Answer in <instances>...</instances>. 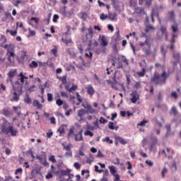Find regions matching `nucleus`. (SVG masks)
<instances>
[{
	"label": "nucleus",
	"instance_id": "1",
	"mask_svg": "<svg viewBox=\"0 0 181 181\" xmlns=\"http://www.w3.org/2000/svg\"><path fill=\"white\" fill-rule=\"evenodd\" d=\"M169 78V74L166 71H163L161 74L158 72H155L153 76L151 78V83H153L156 86H163L166 84V80Z\"/></svg>",
	"mask_w": 181,
	"mask_h": 181
},
{
	"label": "nucleus",
	"instance_id": "2",
	"mask_svg": "<svg viewBox=\"0 0 181 181\" xmlns=\"http://www.w3.org/2000/svg\"><path fill=\"white\" fill-rule=\"evenodd\" d=\"M4 49H6L7 52L6 55L7 56V60L9 63H12V59H15V45L12 44H6L4 46Z\"/></svg>",
	"mask_w": 181,
	"mask_h": 181
},
{
	"label": "nucleus",
	"instance_id": "3",
	"mask_svg": "<svg viewBox=\"0 0 181 181\" xmlns=\"http://www.w3.org/2000/svg\"><path fill=\"white\" fill-rule=\"evenodd\" d=\"M153 121H155L154 128H162L163 124H165V119L162 116L154 117Z\"/></svg>",
	"mask_w": 181,
	"mask_h": 181
},
{
	"label": "nucleus",
	"instance_id": "4",
	"mask_svg": "<svg viewBox=\"0 0 181 181\" xmlns=\"http://www.w3.org/2000/svg\"><path fill=\"white\" fill-rule=\"evenodd\" d=\"M161 153H163L166 158L168 159H173V156L175 155V151L172 150L170 148H166V150H163Z\"/></svg>",
	"mask_w": 181,
	"mask_h": 181
},
{
	"label": "nucleus",
	"instance_id": "5",
	"mask_svg": "<svg viewBox=\"0 0 181 181\" xmlns=\"http://www.w3.org/2000/svg\"><path fill=\"white\" fill-rule=\"evenodd\" d=\"M62 145L64 146V149L67 151L65 153L64 156H66V158H73V152L71 151V148L70 147V145L71 144H68L66 146L64 145V144L62 143Z\"/></svg>",
	"mask_w": 181,
	"mask_h": 181
},
{
	"label": "nucleus",
	"instance_id": "6",
	"mask_svg": "<svg viewBox=\"0 0 181 181\" xmlns=\"http://www.w3.org/2000/svg\"><path fill=\"white\" fill-rule=\"evenodd\" d=\"M15 84V86L13 87L14 93L22 95V90L23 88V86L19 83V81H16Z\"/></svg>",
	"mask_w": 181,
	"mask_h": 181
},
{
	"label": "nucleus",
	"instance_id": "7",
	"mask_svg": "<svg viewBox=\"0 0 181 181\" xmlns=\"http://www.w3.org/2000/svg\"><path fill=\"white\" fill-rule=\"evenodd\" d=\"M132 98L131 101L133 104H136V101L139 100V94H138V91L134 90L130 94Z\"/></svg>",
	"mask_w": 181,
	"mask_h": 181
},
{
	"label": "nucleus",
	"instance_id": "8",
	"mask_svg": "<svg viewBox=\"0 0 181 181\" xmlns=\"http://www.w3.org/2000/svg\"><path fill=\"white\" fill-rule=\"evenodd\" d=\"M152 2H153V0H139V5L144 4L146 8H149L152 5Z\"/></svg>",
	"mask_w": 181,
	"mask_h": 181
},
{
	"label": "nucleus",
	"instance_id": "9",
	"mask_svg": "<svg viewBox=\"0 0 181 181\" xmlns=\"http://www.w3.org/2000/svg\"><path fill=\"white\" fill-rule=\"evenodd\" d=\"M74 139L76 142H80L81 141H83V130H80L78 134H74Z\"/></svg>",
	"mask_w": 181,
	"mask_h": 181
},
{
	"label": "nucleus",
	"instance_id": "10",
	"mask_svg": "<svg viewBox=\"0 0 181 181\" xmlns=\"http://www.w3.org/2000/svg\"><path fill=\"white\" fill-rule=\"evenodd\" d=\"M87 93L90 95V97H93V94L95 93V90H94V88L92 85H88L86 88Z\"/></svg>",
	"mask_w": 181,
	"mask_h": 181
},
{
	"label": "nucleus",
	"instance_id": "11",
	"mask_svg": "<svg viewBox=\"0 0 181 181\" xmlns=\"http://www.w3.org/2000/svg\"><path fill=\"white\" fill-rule=\"evenodd\" d=\"M99 39L101 41V46L103 47L108 46V40H107V37H105L104 35H99Z\"/></svg>",
	"mask_w": 181,
	"mask_h": 181
},
{
	"label": "nucleus",
	"instance_id": "12",
	"mask_svg": "<svg viewBox=\"0 0 181 181\" xmlns=\"http://www.w3.org/2000/svg\"><path fill=\"white\" fill-rule=\"evenodd\" d=\"M160 30L162 35H164L165 40L168 41V36H169V33H168V30L166 27L162 25L160 28Z\"/></svg>",
	"mask_w": 181,
	"mask_h": 181
},
{
	"label": "nucleus",
	"instance_id": "13",
	"mask_svg": "<svg viewBox=\"0 0 181 181\" xmlns=\"http://www.w3.org/2000/svg\"><path fill=\"white\" fill-rule=\"evenodd\" d=\"M33 107H36L38 110H42L43 108V105L39 102L37 100H34L33 102Z\"/></svg>",
	"mask_w": 181,
	"mask_h": 181
},
{
	"label": "nucleus",
	"instance_id": "14",
	"mask_svg": "<svg viewBox=\"0 0 181 181\" xmlns=\"http://www.w3.org/2000/svg\"><path fill=\"white\" fill-rule=\"evenodd\" d=\"M22 95L21 94H19L16 92H14L13 93L12 98L11 99V101H15L16 103H18L19 101V98Z\"/></svg>",
	"mask_w": 181,
	"mask_h": 181
},
{
	"label": "nucleus",
	"instance_id": "15",
	"mask_svg": "<svg viewBox=\"0 0 181 181\" xmlns=\"http://www.w3.org/2000/svg\"><path fill=\"white\" fill-rule=\"evenodd\" d=\"M10 128H11V126H9L8 127H6L5 124H3L1 126V132H3V134H5V135H8V134H11V131H9Z\"/></svg>",
	"mask_w": 181,
	"mask_h": 181
},
{
	"label": "nucleus",
	"instance_id": "16",
	"mask_svg": "<svg viewBox=\"0 0 181 181\" xmlns=\"http://www.w3.org/2000/svg\"><path fill=\"white\" fill-rule=\"evenodd\" d=\"M141 49L145 53L146 56H151V53H152V52L151 51V47H147V48H146L145 47H141Z\"/></svg>",
	"mask_w": 181,
	"mask_h": 181
},
{
	"label": "nucleus",
	"instance_id": "17",
	"mask_svg": "<svg viewBox=\"0 0 181 181\" xmlns=\"http://www.w3.org/2000/svg\"><path fill=\"white\" fill-rule=\"evenodd\" d=\"M153 16H156L157 18H159V13H158V11H155V9H153L151 11V22H152V23H155V18H153Z\"/></svg>",
	"mask_w": 181,
	"mask_h": 181
},
{
	"label": "nucleus",
	"instance_id": "18",
	"mask_svg": "<svg viewBox=\"0 0 181 181\" xmlns=\"http://www.w3.org/2000/svg\"><path fill=\"white\" fill-rule=\"evenodd\" d=\"M9 131L11 136H16L18 135V130L14 129L13 126H10Z\"/></svg>",
	"mask_w": 181,
	"mask_h": 181
},
{
	"label": "nucleus",
	"instance_id": "19",
	"mask_svg": "<svg viewBox=\"0 0 181 181\" xmlns=\"http://www.w3.org/2000/svg\"><path fill=\"white\" fill-rule=\"evenodd\" d=\"M153 32V30H155V27H153V25H146V29H145V32L146 33H148V32Z\"/></svg>",
	"mask_w": 181,
	"mask_h": 181
},
{
	"label": "nucleus",
	"instance_id": "20",
	"mask_svg": "<svg viewBox=\"0 0 181 181\" xmlns=\"http://www.w3.org/2000/svg\"><path fill=\"white\" fill-rule=\"evenodd\" d=\"M168 14L170 15V17H169L170 22H175V11H169Z\"/></svg>",
	"mask_w": 181,
	"mask_h": 181
},
{
	"label": "nucleus",
	"instance_id": "21",
	"mask_svg": "<svg viewBox=\"0 0 181 181\" xmlns=\"http://www.w3.org/2000/svg\"><path fill=\"white\" fill-rule=\"evenodd\" d=\"M57 78L62 81V84H67V76H57Z\"/></svg>",
	"mask_w": 181,
	"mask_h": 181
},
{
	"label": "nucleus",
	"instance_id": "22",
	"mask_svg": "<svg viewBox=\"0 0 181 181\" xmlns=\"http://www.w3.org/2000/svg\"><path fill=\"white\" fill-rule=\"evenodd\" d=\"M66 127H67L66 124H62L59 127V129H57V132H59L60 135H62V134H64V128H66Z\"/></svg>",
	"mask_w": 181,
	"mask_h": 181
},
{
	"label": "nucleus",
	"instance_id": "23",
	"mask_svg": "<svg viewBox=\"0 0 181 181\" xmlns=\"http://www.w3.org/2000/svg\"><path fill=\"white\" fill-rule=\"evenodd\" d=\"M24 103H25V104H32V99H30V96H29L28 94L25 95V97L24 98Z\"/></svg>",
	"mask_w": 181,
	"mask_h": 181
},
{
	"label": "nucleus",
	"instance_id": "24",
	"mask_svg": "<svg viewBox=\"0 0 181 181\" xmlns=\"http://www.w3.org/2000/svg\"><path fill=\"white\" fill-rule=\"evenodd\" d=\"M107 18L109 19H110V21H115V19L117 18V13H109Z\"/></svg>",
	"mask_w": 181,
	"mask_h": 181
},
{
	"label": "nucleus",
	"instance_id": "25",
	"mask_svg": "<svg viewBox=\"0 0 181 181\" xmlns=\"http://www.w3.org/2000/svg\"><path fill=\"white\" fill-rule=\"evenodd\" d=\"M39 64L36 62V61H32L31 63L29 64V67L30 69H37Z\"/></svg>",
	"mask_w": 181,
	"mask_h": 181
},
{
	"label": "nucleus",
	"instance_id": "26",
	"mask_svg": "<svg viewBox=\"0 0 181 181\" xmlns=\"http://www.w3.org/2000/svg\"><path fill=\"white\" fill-rule=\"evenodd\" d=\"M19 76L21 77L20 80H21V83H22V84H23V83H25V80H28V76H25V75H23V72H21L19 74Z\"/></svg>",
	"mask_w": 181,
	"mask_h": 181
},
{
	"label": "nucleus",
	"instance_id": "27",
	"mask_svg": "<svg viewBox=\"0 0 181 181\" xmlns=\"http://www.w3.org/2000/svg\"><path fill=\"white\" fill-rule=\"evenodd\" d=\"M88 47H90L91 46H94V47H97V46H98V42L95 40L93 43L92 40H89L88 42Z\"/></svg>",
	"mask_w": 181,
	"mask_h": 181
},
{
	"label": "nucleus",
	"instance_id": "28",
	"mask_svg": "<svg viewBox=\"0 0 181 181\" xmlns=\"http://www.w3.org/2000/svg\"><path fill=\"white\" fill-rule=\"evenodd\" d=\"M57 97L58 99L56 100V104L59 107H62V105H63L64 102L62 100L60 99V95L59 93H57Z\"/></svg>",
	"mask_w": 181,
	"mask_h": 181
},
{
	"label": "nucleus",
	"instance_id": "29",
	"mask_svg": "<svg viewBox=\"0 0 181 181\" xmlns=\"http://www.w3.org/2000/svg\"><path fill=\"white\" fill-rule=\"evenodd\" d=\"M109 170L112 176H115L117 174V170H115V166L112 165L109 167Z\"/></svg>",
	"mask_w": 181,
	"mask_h": 181
},
{
	"label": "nucleus",
	"instance_id": "30",
	"mask_svg": "<svg viewBox=\"0 0 181 181\" xmlns=\"http://www.w3.org/2000/svg\"><path fill=\"white\" fill-rule=\"evenodd\" d=\"M16 73H18V71L16 69H14L13 71H10L8 74V77L10 78L15 77V76H16Z\"/></svg>",
	"mask_w": 181,
	"mask_h": 181
},
{
	"label": "nucleus",
	"instance_id": "31",
	"mask_svg": "<svg viewBox=\"0 0 181 181\" xmlns=\"http://www.w3.org/2000/svg\"><path fill=\"white\" fill-rule=\"evenodd\" d=\"M71 135H74V127L69 129L67 134V139H70V138H71Z\"/></svg>",
	"mask_w": 181,
	"mask_h": 181
},
{
	"label": "nucleus",
	"instance_id": "32",
	"mask_svg": "<svg viewBox=\"0 0 181 181\" xmlns=\"http://www.w3.org/2000/svg\"><path fill=\"white\" fill-rule=\"evenodd\" d=\"M11 111H9V109L8 108H4L3 110V115L5 116V117H10L11 116Z\"/></svg>",
	"mask_w": 181,
	"mask_h": 181
},
{
	"label": "nucleus",
	"instance_id": "33",
	"mask_svg": "<svg viewBox=\"0 0 181 181\" xmlns=\"http://www.w3.org/2000/svg\"><path fill=\"white\" fill-rule=\"evenodd\" d=\"M59 13L62 16H66V15H67V11H66V6H64L63 8H61L59 9Z\"/></svg>",
	"mask_w": 181,
	"mask_h": 181
},
{
	"label": "nucleus",
	"instance_id": "34",
	"mask_svg": "<svg viewBox=\"0 0 181 181\" xmlns=\"http://www.w3.org/2000/svg\"><path fill=\"white\" fill-rule=\"evenodd\" d=\"M76 90H77V85L73 84L72 86L69 89V93H71L72 94H74Z\"/></svg>",
	"mask_w": 181,
	"mask_h": 181
},
{
	"label": "nucleus",
	"instance_id": "35",
	"mask_svg": "<svg viewBox=\"0 0 181 181\" xmlns=\"http://www.w3.org/2000/svg\"><path fill=\"white\" fill-rule=\"evenodd\" d=\"M28 37H33L34 36H36V31L32 30L30 28L28 29Z\"/></svg>",
	"mask_w": 181,
	"mask_h": 181
},
{
	"label": "nucleus",
	"instance_id": "36",
	"mask_svg": "<svg viewBox=\"0 0 181 181\" xmlns=\"http://www.w3.org/2000/svg\"><path fill=\"white\" fill-rule=\"evenodd\" d=\"M145 45L147 46V47H151V44L149 43V40H148V39H146L145 42L140 43L141 47H145Z\"/></svg>",
	"mask_w": 181,
	"mask_h": 181
},
{
	"label": "nucleus",
	"instance_id": "37",
	"mask_svg": "<svg viewBox=\"0 0 181 181\" xmlns=\"http://www.w3.org/2000/svg\"><path fill=\"white\" fill-rule=\"evenodd\" d=\"M144 12H145L144 8H135L134 13H137V15H142V13H144Z\"/></svg>",
	"mask_w": 181,
	"mask_h": 181
},
{
	"label": "nucleus",
	"instance_id": "38",
	"mask_svg": "<svg viewBox=\"0 0 181 181\" xmlns=\"http://www.w3.org/2000/svg\"><path fill=\"white\" fill-rule=\"evenodd\" d=\"M86 114V110L81 109L78 111V117H80V118H83V115Z\"/></svg>",
	"mask_w": 181,
	"mask_h": 181
},
{
	"label": "nucleus",
	"instance_id": "39",
	"mask_svg": "<svg viewBox=\"0 0 181 181\" xmlns=\"http://www.w3.org/2000/svg\"><path fill=\"white\" fill-rule=\"evenodd\" d=\"M117 139H118L119 142H120L122 145H127V144H128V141H125L122 137L118 136Z\"/></svg>",
	"mask_w": 181,
	"mask_h": 181
},
{
	"label": "nucleus",
	"instance_id": "40",
	"mask_svg": "<svg viewBox=\"0 0 181 181\" xmlns=\"http://www.w3.org/2000/svg\"><path fill=\"white\" fill-rule=\"evenodd\" d=\"M6 33H10L11 36H16V35L18 34V31L16 30H6Z\"/></svg>",
	"mask_w": 181,
	"mask_h": 181
},
{
	"label": "nucleus",
	"instance_id": "41",
	"mask_svg": "<svg viewBox=\"0 0 181 181\" xmlns=\"http://www.w3.org/2000/svg\"><path fill=\"white\" fill-rule=\"evenodd\" d=\"M62 42L65 43L66 46H69V43H73V40L71 39L66 40L64 37L62 38Z\"/></svg>",
	"mask_w": 181,
	"mask_h": 181
},
{
	"label": "nucleus",
	"instance_id": "42",
	"mask_svg": "<svg viewBox=\"0 0 181 181\" xmlns=\"http://www.w3.org/2000/svg\"><path fill=\"white\" fill-rule=\"evenodd\" d=\"M103 142H107V144H114V141H112V139H110L108 136L103 139Z\"/></svg>",
	"mask_w": 181,
	"mask_h": 181
},
{
	"label": "nucleus",
	"instance_id": "43",
	"mask_svg": "<svg viewBox=\"0 0 181 181\" xmlns=\"http://www.w3.org/2000/svg\"><path fill=\"white\" fill-rule=\"evenodd\" d=\"M171 28L173 30V33H176L179 30V28L177 27V25H172Z\"/></svg>",
	"mask_w": 181,
	"mask_h": 181
},
{
	"label": "nucleus",
	"instance_id": "44",
	"mask_svg": "<svg viewBox=\"0 0 181 181\" xmlns=\"http://www.w3.org/2000/svg\"><path fill=\"white\" fill-rule=\"evenodd\" d=\"M81 19H82V21H87V13L81 12Z\"/></svg>",
	"mask_w": 181,
	"mask_h": 181
},
{
	"label": "nucleus",
	"instance_id": "45",
	"mask_svg": "<svg viewBox=\"0 0 181 181\" xmlns=\"http://www.w3.org/2000/svg\"><path fill=\"white\" fill-rule=\"evenodd\" d=\"M166 130H167V133H166V136H169V135H170V124H167L165 126Z\"/></svg>",
	"mask_w": 181,
	"mask_h": 181
},
{
	"label": "nucleus",
	"instance_id": "46",
	"mask_svg": "<svg viewBox=\"0 0 181 181\" xmlns=\"http://www.w3.org/2000/svg\"><path fill=\"white\" fill-rule=\"evenodd\" d=\"M47 101H49V103H52V101H53V94L47 93Z\"/></svg>",
	"mask_w": 181,
	"mask_h": 181
},
{
	"label": "nucleus",
	"instance_id": "47",
	"mask_svg": "<svg viewBox=\"0 0 181 181\" xmlns=\"http://www.w3.org/2000/svg\"><path fill=\"white\" fill-rule=\"evenodd\" d=\"M160 52L163 56V59H165V57H166V50H165V47L163 46L160 47Z\"/></svg>",
	"mask_w": 181,
	"mask_h": 181
},
{
	"label": "nucleus",
	"instance_id": "48",
	"mask_svg": "<svg viewBox=\"0 0 181 181\" xmlns=\"http://www.w3.org/2000/svg\"><path fill=\"white\" fill-rule=\"evenodd\" d=\"M76 96L74 95H69V101H71V103H72V104L74 105V104H76Z\"/></svg>",
	"mask_w": 181,
	"mask_h": 181
},
{
	"label": "nucleus",
	"instance_id": "49",
	"mask_svg": "<svg viewBox=\"0 0 181 181\" xmlns=\"http://www.w3.org/2000/svg\"><path fill=\"white\" fill-rule=\"evenodd\" d=\"M145 68H143L141 71L137 72V74L139 76V77H144V76H145Z\"/></svg>",
	"mask_w": 181,
	"mask_h": 181
},
{
	"label": "nucleus",
	"instance_id": "50",
	"mask_svg": "<svg viewBox=\"0 0 181 181\" xmlns=\"http://www.w3.org/2000/svg\"><path fill=\"white\" fill-rule=\"evenodd\" d=\"M172 112L175 117H176V115H177L178 112H177V109H176V107H175V106L172 107Z\"/></svg>",
	"mask_w": 181,
	"mask_h": 181
},
{
	"label": "nucleus",
	"instance_id": "51",
	"mask_svg": "<svg viewBox=\"0 0 181 181\" xmlns=\"http://www.w3.org/2000/svg\"><path fill=\"white\" fill-rule=\"evenodd\" d=\"M85 136H94V133L90 132V130H87L84 132Z\"/></svg>",
	"mask_w": 181,
	"mask_h": 181
},
{
	"label": "nucleus",
	"instance_id": "52",
	"mask_svg": "<svg viewBox=\"0 0 181 181\" xmlns=\"http://www.w3.org/2000/svg\"><path fill=\"white\" fill-rule=\"evenodd\" d=\"M171 169L173 170V172H176L177 167L176 166V162H173L171 165Z\"/></svg>",
	"mask_w": 181,
	"mask_h": 181
},
{
	"label": "nucleus",
	"instance_id": "53",
	"mask_svg": "<svg viewBox=\"0 0 181 181\" xmlns=\"http://www.w3.org/2000/svg\"><path fill=\"white\" fill-rule=\"evenodd\" d=\"M19 108H21V106H13V110H14V111L16 112V114H18V115H21V112L18 111V110H19Z\"/></svg>",
	"mask_w": 181,
	"mask_h": 181
},
{
	"label": "nucleus",
	"instance_id": "54",
	"mask_svg": "<svg viewBox=\"0 0 181 181\" xmlns=\"http://www.w3.org/2000/svg\"><path fill=\"white\" fill-rule=\"evenodd\" d=\"M27 153L31 156L32 159H35V155L33 154V151H32V148L27 151Z\"/></svg>",
	"mask_w": 181,
	"mask_h": 181
},
{
	"label": "nucleus",
	"instance_id": "55",
	"mask_svg": "<svg viewBox=\"0 0 181 181\" xmlns=\"http://www.w3.org/2000/svg\"><path fill=\"white\" fill-rule=\"evenodd\" d=\"M87 108L90 114H93L95 112V110H94V108H93V107L90 105H88Z\"/></svg>",
	"mask_w": 181,
	"mask_h": 181
},
{
	"label": "nucleus",
	"instance_id": "56",
	"mask_svg": "<svg viewBox=\"0 0 181 181\" xmlns=\"http://www.w3.org/2000/svg\"><path fill=\"white\" fill-rule=\"evenodd\" d=\"M151 140L152 141L153 144H158V138H156V136H151Z\"/></svg>",
	"mask_w": 181,
	"mask_h": 181
},
{
	"label": "nucleus",
	"instance_id": "57",
	"mask_svg": "<svg viewBox=\"0 0 181 181\" xmlns=\"http://www.w3.org/2000/svg\"><path fill=\"white\" fill-rule=\"evenodd\" d=\"M76 98L79 103H83V99L81 98V95H80V93L78 92L76 93Z\"/></svg>",
	"mask_w": 181,
	"mask_h": 181
},
{
	"label": "nucleus",
	"instance_id": "58",
	"mask_svg": "<svg viewBox=\"0 0 181 181\" xmlns=\"http://www.w3.org/2000/svg\"><path fill=\"white\" fill-rule=\"evenodd\" d=\"M108 128H109V129H112V130L115 129V127H114V122H109Z\"/></svg>",
	"mask_w": 181,
	"mask_h": 181
},
{
	"label": "nucleus",
	"instance_id": "59",
	"mask_svg": "<svg viewBox=\"0 0 181 181\" xmlns=\"http://www.w3.org/2000/svg\"><path fill=\"white\" fill-rule=\"evenodd\" d=\"M168 173V168H164L162 171H161V176L162 177H165V175H166V173Z\"/></svg>",
	"mask_w": 181,
	"mask_h": 181
},
{
	"label": "nucleus",
	"instance_id": "60",
	"mask_svg": "<svg viewBox=\"0 0 181 181\" xmlns=\"http://www.w3.org/2000/svg\"><path fill=\"white\" fill-rule=\"evenodd\" d=\"M53 136V132L52 129L48 130V132H47V137L52 138Z\"/></svg>",
	"mask_w": 181,
	"mask_h": 181
},
{
	"label": "nucleus",
	"instance_id": "61",
	"mask_svg": "<svg viewBox=\"0 0 181 181\" xmlns=\"http://www.w3.org/2000/svg\"><path fill=\"white\" fill-rule=\"evenodd\" d=\"M59 19V15L57 14H54L53 16V19H52V22H54V23H56L57 22V20Z\"/></svg>",
	"mask_w": 181,
	"mask_h": 181
},
{
	"label": "nucleus",
	"instance_id": "62",
	"mask_svg": "<svg viewBox=\"0 0 181 181\" xmlns=\"http://www.w3.org/2000/svg\"><path fill=\"white\" fill-rule=\"evenodd\" d=\"M23 172V170L22 169V168H18L15 171V175H18V173H20V175H22Z\"/></svg>",
	"mask_w": 181,
	"mask_h": 181
},
{
	"label": "nucleus",
	"instance_id": "63",
	"mask_svg": "<svg viewBox=\"0 0 181 181\" xmlns=\"http://www.w3.org/2000/svg\"><path fill=\"white\" fill-rule=\"evenodd\" d=\"M49 160H50L52 163H56V158H54V156H51L49 157Z\"/></svg>",
	"mask_w": 181,
	"mask_h": 181
},
{
	"label": "nucleus",
	"instance_id": "64",
	"mask_svg": "<svg viewBox=\"0 0 181 181\" xmlns=\"http://www.w3.org/2000/svg\"><path fill=\"white\" fill-rule=\"evenodd\" d=\"M68 53H69V54H70V56H76V54H75L74 51H73V49H69Z\"/></svg>",
	"mask_w": 181,
	"mask_h": 181
}]
</instances>
